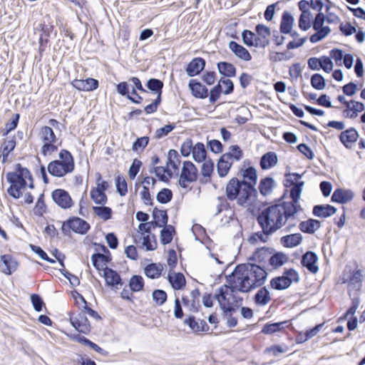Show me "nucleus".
Masks as SVG:
<instances>
[{
	"instance_id": "f257e3e1",
	"label": "nucleus",
	"mask_w": 365,
	"mask_h": 365,
	"mask_svg": "<svg viewBox=\"0 0 365 365\" xmlns=\"http://www.w3.org/2000/svg\"><path fill=\"white\" fill-rule=\"evenodd\" d=\"M267 277V272L260 266L247 263L238 264L229 278L232 291L247 293L262 286Z\"/></svg>"
},
{
	"instance_id": "f03ea898",
	"label": "nucleus",
	"mask_w": 365,
	"mask_h": 365,
	"mask_svg": "<svg viewBox=\"0 0 365 365\" xmlns=\"http://www.w3.org/2000/svg\"><path fill=\"white\" fill-rule=\"evenodd\" d=\"M295 215V208L292 205L275 204L263 210L257 217V221L274 233Z\"/></svg>"
},
{
	"instance_id": "7ed1b4c3",
	"label": "nucleus",
	"mask_w": 365,
	"mask_h": 365,
	"mask_svg": "<svg viewBox=\"0 0 365 365\" xmlns=\"http://www.w3.org/2000/svg\"><path fill=\"white\" fill-rule=\"evenodd\" d=\"M225 194L227 200H236L237 205L246 207L255 200L257 190L253 185L247 183L245 180L232 178L226 185Z\"/></svg>"
},
{
	"instance_id": "20e7f679",
	"label": "nucleus",
	"mask_w": 365,
	"mask_h": 365,
	"mask_svg": "<svg viewBox=\"0 0 365 365\" xmlns=\"http://www.w3.org/2000/svg\"><path fill=\"white\" fill-rule=\"evenodd\" d=\"M6 178L10 183L7 192L14 199H19L21 197L22 190L27 185L31 189L34 187L30 171L19 163L16 165L15 171L6 173Z\"/></svg>"
},
{
	"instance_id": "39448f33",
	"label": "nucleus",
	"mask_w": 365,
	"mask_h": 365,
	"mask_svg": "<svg viewBox=\"0 0 365 365\" xmlns=\"http://www.w3.org/2000/svg\"><path fill=\"white\" fill-rule=\"evenodd\" d=\"M58 157L59 160H55L49 163L47 168L51 175L61 178L72 173L75 164L73 155L66 149L60 151Z\"/></svg>"
},
{
	"instance_id": "423d86ee",
	"label": "nucleus",
	"mask_w": 365,
	"mask_h": 365,
	"mask_svg": "<svg viewBox=\"0 0 365 365\" xmlns=\"http://www.w3.org/2000/svg\"><path fill=\"white\" fill-rule=\"evenodd\" d=\"M38 137L43 145L41 153L43 156L50 155L58 150V139L50 126H43L41 128Z\"/></svg>"
},
{
	"instance_id": "0eeeda50",
	"label": "nucleus",
	"mask_w": 365,
	"mask_h": 365,
	"mask_svg": "<svg viewBox=\"0 0 365 365\" xmlns=\"http://www.w3.org/2000/svg\"><path fill=\"white\" fill-rule=\"evenodd\" d=\"M299 280L298 272L294 269H289L284 272L282 276L273 278L270 281V285L274 289L282 290L288 288L292 282H297Z\"/></svg>"
},
{
	"instance_id": "6e6552de",
	"label": "nucleus",
	"mask_w": 365,
	"mask_h": 365,
	"mask_svg": "<svg viewBox=\"0 0 365 365\" xmlns=\"http://www.w3.org/2000/svg\"><path fill=\"white\" fill-rule=\"evenodd\" d=\"M89 229V224L86 220L78 217H70L62 224L61 227L62 232L65 235H68L71 230L76 233L84 235Z\"/></svg>"
},
{
	"instance_id": "1a4fd4ad",
	"label": "nucleus",
	"mask_w": 365,
	"mask_h": 365,
	"mask_svg": "<svg viewBox=\"0 0 365 365\" xmlns=\"http://www.w3.org/2000/svg\"><path fill=\"white\" fill-rule=\"evenodd\" d=\"M197 179V169L191 161H185L180 175L178 183L182 188H187L189 183Z\"/></svg>"
},
{
	"instance_id": "9d476101",
	"label": "nucleus",
	"mask_w": 365,
	"mask_h": 365,
	"mask_svg": "<svg viewBox=\"0 0 365 365\" xmlns=\"http://www.w3.org/2000/svg\"><path fill=\"white\" fill-rule=\"evenodd\" d=\"M232 289L231 284L230 285H223L219 289L218 294H215V299L217 300L221 309L225 315L235 311V308L231 306L230 298H227L228 296H232L234 292H237Z\"/></svg>"
},
{
	"instance_id": "9b49d317",
	"label": "nucleus",
	"mask_w": 365,
	"mask_h": 365,
	"mask_svg": "<svg viewBox=\"0 0 365 365\" xmlns=\"http://www.w3.org/2000/svg\"><path fill=\"white\" fill-rule=\"evenodd\" d=\"M51 197L55 203L63 209H69L73 205V200L67 191L63 189H56L51 193Z\"/></svg>"
},
{
	"instance_id": "f8f14e48",
	"label": "nucleus",
	"mask_w": 365,
	"mask_h": 365,
	"mask_svg": "<svg viewBox=\"0 0 365 365\" xmlns=\"http://www.w3.org/2000/svg\"><path fill=\"white\" fill-rule=\"evenodd\" d=\"M70 321L72 326L79 332L83 334L90 332L91 325L89 321L86 316V313H83L82 311L76 316L71 317Z\"/></svg>"
},
{
	"instance_id": "ddd939ff",
	"label": "nucleus",
	"mask_w": 365,
	"mask_h": 365,
	"mask_svg": "<svg viewBox=\"0 0 365 365\" xmlns=\"http://www.w3.org/2000/svg\"><path fill=\"white\" fill-rule=\"evenodd\" d=\"M304 185V182H298L297 185H294L292 186L290 190V202H283V204H290L295 208V214H297L299 212L302 210L301 205L299 203V200L301 196L302 186Z\"/></svg>"
},
{
	"instance_id": "4468645a",
	"label": "nucleus",
	"mask_w": 365,
	"mask_h": 365,
	"mask_svg": "<svg viewBox=\"0 0 365 365\" xmlns=\"http://www.w3.org/2000/svg\"><path fill=\"white\" fill-rule=\"evenodd\" d=\"M317 255L314 252L308 251L303 255L301 263L309 272L316 274L319 269L317 265Z\"/></svg>"
},
{
	"instance_id": "2eb2a0df",
	"label": "nucleus",
	"mask_w": 365,
	"mask_h": 365,
	"mask_svg": "<svg viewBox=\"0 0 365 365\" xmlns=\"http://www.w3.org/2000/svg\"><path fill=\"white\" fill-rule=\"evenodd\" d=\"M72 86L79 90L83 91H92L99 86L98 81L92 78H88L86 79H75L72 81Z\"/></svg>"
},
{
	"instance_id": "dca6fc26",
	"label": "nucleus",
	"mask_w": 365,
	"mask_h": 365,
	"mask_svg": "<svg viewBox=\"0 0 365 365\" xmlns=\"http://www.w3.org/2000/svg\"><path fill=\"white\" fill-rule=\"evenodd\" d=\"M205 66V61L200 58H193L187 66L185 71L188 76L192 77L198 75Z\"/></svg>"
},
{
	"instance_id": "f3484780",
	"label": "nucleus",
	"mask_w": 365,
	"mask_h": 365,
	"mask_svg": "<svg viewBox=\"0 0 365 365\" xmlns=\"http://www.w3.org/2000/svg\"><path fill=\"white\" fill-rule=\"evenodd\" d=\"M184 324L189 326V327L195 334H199L200 332H207L210 329L208 324L205 320H196L195 317L193 316H191L189 318L185 319Z\"/></svg>"
},
{
	"instance_id": "a211bd4d",
	"label": "nucleus",
	"mask_w": 365,
	"mask_h": 365,
	"mask_svg": "<svg viewBox=\"0 0 365 365\" xmlns=\"http://www.w3.org/2000/svg\"><path fill=\"white\" fill-rule=\"evenodd\" d=\"M1 264L0 269L2 272L10 275L17 269V262L9 255H4L1 256Z\"/></svg>"
},
{
	"instance_id": "6ab92c4d",
	"label": "nucleus",
	"mask_w": 365,
	"mask_h": 365,
	"mask_svg": "<svg viewBox=\"0 0 365 365\" xmlns=\"http://www.w3.org/2000/svg\"><path fill=\"white\" fill-rule=\"evenodd\" d=\"M258 224L262 228V231L255 232L249 237L248 241L252 245H255L259 241L261 242H267L269 240V236L274 234L262 223Z\"/></svg>"
},
{
	"instance_id": "aec40b11",
	"label": "nucleus",
	"mask_w": 365,
	"mask_h": 365,
	"mask_svg": "<svg viewBox=\"0 0 365 365\" xmlns=\"http://www.w3.org/2000/svg\"><path fill=\"white\" fill-rule=\"evenodd\" d=\"M354 196V192L350 190L336 189L331 196V201L345 204L351 201Z\"/></svg>"
},
{
	"instance_id": "412c9836",
	"label": "nucleus",
	"mask_w": 365,
	"mask_h": 365,
	"mask_svg": "<svg viewBox=\"0 0 365 365\" xmlns=\"http://www.w3.org/2000/svg\"><path fill=\"white\" fill-rule=\"evenodd\" d=\"M189 88L191 90L192 94L195 98L203 99L208 96L207 88L195 79H191L190 81Z\"/></svg>"
},
{
	"instance_id": "4be33fe9",
	"label": "nucleus",
	"mask_w": 365,
	"mask_h": 365,
	"mask_svg": "<svg viewBox=\"0 0 365 365\" xmlns=\"http://www.w3.org/2000/svg\"><path fill=\"white\" fill-rule=\"evenodd\" d=\"M243 43L247 46H255L264 48L261 39L254 32L250 30H245L242 34Z\"/></svg>"
},
{
	"instance_id": "5701e85b",
	"label": "nucleus",
	"mask_w": 365,
	"mask_h": 365,
	"mask_svg": "<svg viewBox=\"0 0 365 365\" xmlns=\"http://www.w3.org/2000/svg\"><path fill=\"white\" fill-rule=\"evenodd\" d=\"M103 277L108 286L114 287L123 284L120 276L113 269L106 267L103 272Z\"/></svg>"
},
{
	"instance_id": "b1692460",
	"label": "nucleus",
	"mask_w": 365,
	"mask_h": 365,
	"mask_svg": "<svg viewBox=\"0 0 365 365\" xmlns=\"http://www.w3.org/2000/svg\"><path fill=\"white\" fill-rule=\"evenodd\" d=\"M229 48L237 57L243 61H249L252 58V56L247 49L235 41H232L229 43Z\"/></svg>"
},
{
	"instance_id": "393cba45",
	"label": "nucleus",
	"mask_w": 365,
	"mask_h": 365,
	"mask_svg": "<svg viewBox=\"0 0 365 365\" xmlns=\"http://www.w3.org/2000/svg\"><path fill=\"white\" fill-rule=\"evenodd\" d=\"M358 137L357 131L354 128H350L341 133L340 140L346 148H349L356 141Z\"/></svg>"
},
{
	"instance_id": "a878e982",
	"label": "nucleus",
	"mask_w": 365,
	"mask_h": 365,
	"mask_svg": "<svg viewBox=\"0 0 365 365\" xmlns=\"http://www.w3.org/2000/svg\"><path fill=\"white\" fill-rule=\"evenodd\" d=\"M153 225L157 227H162L167 225L168 216L166 210H159L155 207L153 211Z\"/></svg>"
},
{
	"instance_id": "bb28decb",
	"label": "nucleus",
	"mask_w": 365,
	"mask_h": 365,
	"mask_svg": "<svg viewBox=\"0 0 365 365\" xmlns=\"http://www.w3.org/2000/svg\"><path fill=\"white\" fill-rule=\"evenodd\" d=\"M273 252L274 250L271 247H263L261 248H258L253 253L252 259L259 262H266L267 260L269 261V258L270 257Z\"/></svg>"
},
{
	"instance_id": "cd10ccee",
	"label": "nucleus",
	"mask_w": 365,
	"mask_h": 365,
	"mask_svg": "<svg viewBox=\"0 0 365 365\" xmlns=\"http://www.w3.org/2000/svg\"><path fill=\"white\" fill-rule=\"evenodd\" d=\"M255 302L258 306H264L267 304L270 300V293L267 287H261L254 297Z\"/></svg>"
},
{
	"instance_id": "c85d7f7f",
	"label": "nucleus",
	"mask_w": 365,
	"mask_h": 365,
	"mask_svg": "<svg viewBox=\"0 0 365 365\" xmlns=\"http://www.w3.org/2000/svg\"><path fill=\"white\" fill-rule=\"evenodd\" d=\"M180 155L177 150L171 149L168 152L167 167H171L175 174L178 175L179 172V166L180 165Z\"/></svg>"
},
{
	"instance_id": "c756f323",
	"label": "nucleus",
	"mask_w": 365,
	"mask_h": 365,
	"mask_svg": "<svg viewBox=\"0 0 365 365\" xmlns=\"http://www.w3.org/2000/svg\"><path fill=\"white\" fill-rule=\"evenodd\" d=\"M226 160L229 161H239L243 156V152L237 145H231L229 148L228 152L224 153L222 155Z\"/></svg>"
},
{
	"instance_id": "7c9ffc66",
	"label": "nucleus",
	"mask_w": 365,
	"mask_h": 365,
	"mask_svg": "<svg viewBox=\"0 0 365 365\" xmlns=\"http://www.w3.org/2000/svg\"><path fill=\"white\" fill-rule=\"evenodd\" d=\"M277 163V156L275 153L269 152L261 158L260 166L263 170L270 169Z\"/></svg>"
},
{
	"instance_id": "2f4dec72",
	"label": "nucleus",
	"mask_w": 365,
	"mask_h": 365,
	"mask_svg": "<svg viewBox=\"0 0 365 365\" xmlns=\"http://www.w3.org/2000/svg\"><path fill=\"white\" fill-rule=\"evenodd\" d=\"M302 240V235L295 233L284 236L281 238V243L286 247H294L301 243Z\"/></svg>"
},
{
	"instance_id": "473e14b6",
	"label": "nucleus",
	"mask_w": 365,
	"mask_h": 365,
	"mask_svg": "<svg viewBox=\"0 0 365 365\" xmlns=\"http://www.w3.org/2000/svg\"><path fill=\"white\" fill-rule=\"evenodd\" d=\"M294 18L290 13L284 11L282 16L280 31L282 34H289L292 29Z\"/></svg>"
},
{
	"instance_id": "72a5a7b5",
	"label": "nucleus",
	"mask_w": 365,
	"mask_h": 365,
	"mask_svg": "<svg viewBox=\"0 0 365 365\" xmlns=\"http://www.w3.org/2000/svg\"><path fill=\"white\" fill-rule=\"evenodd\" d=\"M163 268V265L160 263H151L145 267V274L150 279L158 278L160 276Z\"/></svg>"
},
{
	"instance_id": "f704fd0d",
	"label": "nucleus",
	"mask_w": 365,
	"mask_h": 365,
	"mask_svg": "<svg viewBox=\"0 0 365 365\" xmlns=\"http://www.w3.org/2000/svg\"><path fill=\"white\" fill-rule=\"evenodd\" d=\"M287 260V256L283 252H272L270 257L269 258V264L273 268L277 269L284 264Z\"/></svg>"
},
{
	"instance_id": "c9c22d12",
	"label": "nucleus",
	"mask_w": 365,
	"mask_h": 365,
	"mask_svg": "<svg viewBox=\"0 0 365 365\" xmlns=\"http://www.w3.org/2000/svg\"><path fill=\"white\" fill-rule=\"evenodd\" d=\"M168 279L174 289H181L185 286V278L180 272L175 273L173 275L169 274Z\"/></svg>"
},
{
	"instance_id": "e433bc0d",
	"label": "nucleus",
	"mask_w": 365,
	"mask_h": 365,
	"mask_svg": "<svg viewBox=\"0 0 365 365\" xmlns=\"http://www.w3.org/2000/svg\"><path fill=\"white\" fill-rule=\"evenodd\" d=\"M217 68L220 73L226 77H232L236 74V68L233 64L222 61L217 63Z\"/></svg>"
},
{
	"instance_id": "4c0bfd02",
	"label": "nucleus",
	"mask_w": 365,
	"mask_h": 365,
	"mask_svg": "<svg viewBox=\"0 0 365 365\" xmlns=\"http://www.w3.org/2000/svg\"><path fill=\"white\" fill-rule=\"evenodd\" d=\"M232 165V161H229L226 160L224 157L221 156L217 163V171L218 175L220 178L225 177L229 173Z\"/></svg>"
},
{
	"instance_id": "58836bf2",
	"label": "nucleus",
	"mask_w": 365,
	"mask_h": 365,
	"mask_svg": "<svg viewBox=\"0 0 365 365\" xmlns=\"http://www.w3.org/2000/svg\"><path fill=\"white\" fill-rule=\"evenodd\" d=\"M274 186V180L273 178L267 177L261 180L259 185V190L262 195L266 196L272 192Z\"/></svg>"
},
{
	"instance_id": "ea45409f",
	"label": "nucleus",
	"mask_w": 365,
	"mask_h": 365,
	"mask_svg": "<svg viewBox=\"0 0 365 365\" xmlns=\"http://www.w3.org/2000/svg\"><path fill=\"white\" fill-rule=\"evenodd\" d=\"M206 150L202 143H197L193 146L192 158L196 162H202L206 160Z\"/></svg>"
},
{
	"instance_id": "a19ab883",
	"label": "nucleus",
	"mask_w": 365,
	"mask_h": 365,
	"mask_svg": "<svg viewBox=\"0 0 365 365\" xmlns=\"http://www.w3.org/2000/svg\"><path fill=\"white\" fill-rule=\"evenodd\" d=\"M299 9L302 11V14L310 13L309 11V8L317 11L319 13V0H311L309 3L307 1L302 0L298 4Z\"/></svg>"
},
{
	"instance_id": "79ce46f5",
	"label": "nucleus",
	"mask_w": 365,
	"mask_h": 365,
	"mask_svg": "<svg viewBox=\"0 0 365 365\" xmlns=\"http://www.w3.org/2000/svg\"><path fill=\"white\" fill-rule=\"evenodd\" d=\"M163 83L157 78H150L147 82V87L152 92L157 93V97L161 98L162 89L163 88Z\"/></svg>"
},
{
	"instance_id": "37998d69",
	"label": "nucleus",
	"mask_w": 365,
	"mask_h": 365,
	"mask_svg": "<svg viewBox=\"0 0 365 365\" xmlns=\"http://www.w3.org/2000/svg\"><path fill=\"white\" fill-rule=\"evenodd\" d=\"M256 32L259 36V38L261 39L262 43L264 44V47L269 45V41L267 38V37L270 35V30L269 29L263 25V24H258L255 28Z\"/></svg>"
},
{
	"instance_id": "c03bdc74",
	"label": "nucleus",
	"mask_w": 365,
	"mask_h": 365,
	"mask_svg": "<svg viewBox=\"0 0 365 365\" xmlns=\"http://www.w3.org/2000/svg\"><path fill=\"white\" fill-rule=\"evenodd\" d=\"M94 213L103 220H108L112 217V210L104 205L93 207Z\"/></svg>"
},
{
	"instance_id": "a18cd8bd",
	"label": "nucleus",
	"mask_w": 365,
	"mask_h": 365,
	"mask_svg": "<svg viewBox=\"0 0 365 365\" xmlns=\"http://www.w3.org/2000/svg\"><path fill=\"white\" fill-rule=\"evenodd\" d=\"M90 195L92 200L98 205H104L107 202L108 197L106 193L98 189L92 188Z\"/></svg>"
},
{
	"instance_id": "49530a36",
	"label": "nucleus",
	"mask_w": 365,
	"mask_h": 365,
	"mask_svg": "<svg viewBox=\"0 0 365 365\" xmlns=\"http://www.w3.org/2000/svg\"><path fill=\"white\" fill-rule=\"evenodd\" d=\"M319 226V221L317 220L309 219L307 221L302 222L299 224V229L307 233H313L316 230V227Z\"/></svg>"
},
{
	"instance_id": "de8ad7c7",
	"label": "nucleus",
	"mask_w": 365,
	"mask_h": 365,
	"mask_svg": "<svg viewBox=\"0 0 365 365\" xmlns=\"http://www.w3.org/2000/svg\"><path fill=\"white\" fill-rule=\"evenodd\" d=\"M129 287L132 292H139L143 289V278L140 275L133 276L129 282Z\"/></svg>"
},
{
	"instance_id": "09e8293b",
	"label": "nucleus",
	"mask_w": 365,
	"mask_h": 365,
	"mask_svg": "<svg viewBox=\"0 0 365 365\" xmlns=\"http://www.w3.org/2000/svg\"><path fill=\"white\" fill-rule=\"evenodd\" d=\"M116 91L121 96H126L133 103H140V101H135V98H133L129 95V85L127 82H121L117 84Z\"/></svg>"
},
{
	"instance_id": "8fccbe9b",
	"label": "nucleus",
	"mask_w": 365,
	"mask_h": 365,
	"mask_svg": "<svg viewBox=\"0 0 365 365\" xmlns=\"http://www.w3.org/2000/svg\"><path fill=\"white\" fill-rule=\"evenodd\" d=\"M160 232V242L163 245L169 244L173 240L174 227L172 225H166Z\"/></svg>"
},
{
	"instance_id": "3c124183",
	"label": "nucleus",
	"mask_w": 365,
	"mask_h": 365,
	"mask_svg": "<svg viewBox=\"0 0 365 365\" xmlns=\"http://www.w3.org/2000/svg\"><path fill=\"white\" fill-rule=\"evenodd\" d=\"M284 324H286V322L266 324L262 329V333L264 334H272L279 331L283 329Z\"/></svg>"
},
{
	"instance_id": "603ef678",
	"label": "nucleus",
	"mask_w": 365,
	"mask_h": 365,
	"mask_svg": "<svg viewBox=\"0 0 365 365\" xmlns=\"http://www.w3.org/2000/svg\"><path fill=\"white\" fill-rule=\"evenodd\" d=\"M150 173H154L155 175L162 181H165L167 180L165 173L170 177L172 178L173 173L170 168H164L162 166L154 167Z\"/></svg>"
},
{
	"instance_id": "864d4df0",
	"label": "nucleus",
	"mask_w": 365,
	"mask_h": 365,
	"mask_svg": "<svg viewBox=\"0 0 365 365\" xmlns=\"http://www.w3.org/2000/svg\"><path fill=\"white\" fill-rule=\"evenodd\" d=\"M115 186L117 192L120 196H125L127 194L128 184L123 177L120 175L115 177Z\"/></svg>"
},
{
	"instance_id": "5fc2aeb1",
	"label": "nucleus",
	"mask_w": 365,
	"mask_h": 365,
	"mask_svg": "<svg viewBox=\"0 0 365 365\" xmlns=\"http://www.w3.org/2000/svg\"><path fill=\"white\" fill-rule=\"evenodd\" d=\"M157 200L162 204L169 202L173 198V192L168 188L162 189L156 196Z\"/></svg>"
},
{
	"instance_id": "6e6d98bb",
	"label": "nucleus",
	"mask_w": 365,
	"mask_h": 365,
	"mask_svg": "<svg viewBox=\"0 0 365 365\" xmlns=\"http://www.w3.org/2000/svg\"><path fill=\"white\" fill-rule=\"evenodd\" d=\"M152 297L158 306H161L165 302L167 299V294L163 289H156L153 291Z\"/></svg>"
},
{
	"instance_id": "4d7b16f0",
	"label": "nucleus",
	"mask_w": 365,
	"mask_h": 365,
	"mask_svg": "<svg viewBox=\"0 0 365 365\" xmlns=\"http://www.w3.org/2000/svg\"><path fill=\"white\" fill-rule=\"evenodd\" d=\"M312 18L311 13L302 14L299 20V28L304 31L308 30L311 27Z\"/></svg>"
},
{
	"instance_id": "13d9d810",
	"label": "nucleus",
	"mask_w": 365,
	"mask_h": 365,
	"mask_svg": "<svg viewBox=\"0 0 365 365\" xmlns=\"http://www.w3.org/2000/svg\"><path fill=\"white\" fill-rule=\"evenodd\" d=\"M19 117V114L16 113L14 115L11 121L6 123L5 129L1 131V135L3 136L7 135L9 132L14 130L17 127Z\"/></svg>"
},
{
	"instance_id": "bf43d9fd",
	"label": "nucleus",
	"mask_w": 365,
	"mask_h": 365,
	"mask_svg": "<svg viewBox=\"0 0 365 365\" xmlns=\"http://www.w3.org/2000/svg\"><path fill=\"white\" fill-rule=\"evenodd\" d=\"M77 296H78V298L81 301L83 305H82V312L83 313H86V315L88 314L89 315L90 317L94 318V319H99L100 317L98 315V314L94 311L93 309H92L91 308H90L89 307H88L87 305V302L86 301V299L83 298V297L77 293Z\"/></svg>"
},
{
	"instance_id": "052dcab7",
	"label": "nucleus",
	"mask_w": 365,
	"mask_h": 365,
	"mask_svg": "<svg viewBox=\"0 0 365 365\" xmlns=\"http://www.w3.org/2000/svg\"><path fill=\"white\" fill-rule=\"evenodd\" d=\"M243 178L244 179H248L250 181L248 183H251V185H253V187H255V185L257 183V171L254 168L249 167L245 169L243 172Z\"/></svg>"
},
{
	"instance_id": "680f3d73",
	"label": "nucleus",
	"mask_w": 365,
	"mask_h": 365,
	"mask_svg": "<svg viewBox=\"0 0 365 365\" xmlns=\"http://www.w3.org/2000/svg\"><path fill=\"white\" fill-rule=\"evenodd\" d=\"M203 163L201 168V174L204 177H210L214 170V163L208 159L202 161Z\"/></svg>"
},
{
	"instance_id": "e2e57ef3",
	"label": "nucleus",
	"mask_w": 365,
	"mask_h": 365,
	"mask_svg": "<svg viewBox=\"0 0 365 365\" xmlns=\"http://www.w3.org/2000/svg\"><path fill=\"white\" fill-rule=\"evenodd\" d=\"M346 108L349 111H353V113L350 115L351 117H353L354 115H356L357 112H361L364 110V106L362 103L351 101L347 103Z\"/></svg>"
},
{
	"instance_id": "0e129e2a",
	"label": "nucleus",
	"mask_w": 365,
	"mask_h": 365,
	"mask_svg": "<svg viewBox=\"0 0 365 365\" xmlns=\"http://www.w3.org/2000/svg\"><path fill=\"white\" fill-rule=\"evenodd\" d=\"M192 141L191 139H186L182 144L180 148V153L182 156L188 157L192 153L193 149Z\"/></svg>"
},
{
	"instance_id": "69168bd1",
	"label": "nucleus",
	"mask_w": 365,
	"mask_h": 365,
	"mask_svg": "<svg viewBox=\"0 0 365 365\" xmlns=\"http://www.w3.org/2000/svg\"><path fill=\"white\" fill-rule=\"evenodd\" d=\"M175 124H168V125H165L163 128L158 129L155 131V138L158 139H160L164 136H166L175 128Z\"/></svg>"
},
{
	"instance_id": "338daca9",
	"label": "nucleus",
	"mask_w": 365,
	"mask_h": 365,
	"mask_svg": "<svg viewBox=\"0 0 365 365\" xmlns=\"http://www.w3.org/2000/svg\"><path fill=\"white\" fill-rule=\"evenodd\" d=\"M142 163L138 159H135L132 165L130 167L128 175L131 180H134L136 177L137 174L138 173L140 168L141 167Z\"/></svg>"
},
{
	"instance_id": "774afa93",
	"label": "nucleus",
	"mask_w": 365,
	"mask_h": 365,
	"mask_svg": "<svg viewBox=\"0 0 365 365\" xmlns=\"http://www.w3.org/2000/svg\"><path fill=\"white\" fill-rule=\"evenodd\" d=\"M149 142V138L144 136L141 138H138L133 144V150L134 151H138V150L144 149Z\"/></svg>"
}]
</instances>
